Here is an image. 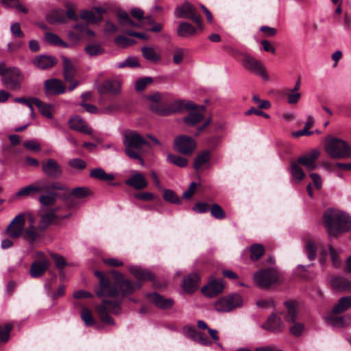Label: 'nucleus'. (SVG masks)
I'll return each mask as SVG.
<instances>
[{
    "mask_svg": "<svg viewBox=\"0 0 351 351\" xmlns=\"http://www.w3.org/2000/svg\"><path fill=\"white\" fill-rule=\"evenodd\" d=\"M112 274L114 278V284L111 285L109 280L104 276L102 272L95 271V275L99 278V286L97 290V295L99 297H115L119 293L123 296L132 294L136 289L141 288V282H132L125 279L123 274L119 271H113Z\"/></svg>",
    "mask_w": 351,
    "mask_h": 351,
    "instance_id": "nucleus-1",
    "label": "nucleus"
},
{
    "mask_svg": "<svg viewBox=\"0 0 351 351\" xmlns=\"http://www.w3.org/2000/svg\"><path fill=\"white\" fill-rule=\"evenodd\" d=\"M123 144L127 156L137 160L141 166H144L145 162L142 157L145 153L143 147H150L147 141L138 132L126 130L123 133Z\"/></svg>",
    "mask_w": 351,
    "mask_h": 351,
    "instance_id": "nucleus-2",
    "label": "nucleus"
},
{
    "mask_svg": "<svg viewBox=\"0 0 351 351\" xmlns=\"http://www.w3.org/2000/svg\"><path fill=\"white\" fill-rule=\"evenodd\" d=\"M324 219L330 238L351 230V218L343 211L327 209L324 213Z\"/></svg>",
    "mask_w": 351,
    "mask_h": 351,
    "instance_id": "nucleus-3",
    "label": "nucleus"
},
{
    "mask_svg": "<svg viewBox=\"0 0 351 351\" xmlns=\"http://www.w3.org/2000/svg\"><path fill=\"white\" fill-rule=\"evenodd\" d=\"M324 149L332 158H348L351 156V147L345 141L333 137L326 136Z\"/></svg>",
    "mask_w": 351,
    "mask_h": 351,
    "instance_id": "nucleus-4",
    "label": "nucleus"
},
{
    "mask_svg": "<svg viewBox=\"0 0 351 351\" xmlns=\"http://www.w3.org/2000/svg\"><path fill=\"white\" fill-rule=\"evenodd\" d=\"M41 180L45 186L43 188L45 194H41L39 196L38 201L43 206H50L55 204L58 196L55 191H69V188L60 182H49L45 179H42Z\"/></svg>",
    "mask_w": 351,
    "mask_h": 351,
    "instance_id": "nucleus-5",
    "label": "nucleus"
},
{
    "mask_svg": "<svg viewBox=\"0 0 351 351\" xmlns=\"http://www.w3.org/2000/svg\"><path fill=\"white\" fill-rule=\"evenodd\" d=\"M95 310L99 317L100 320L106 324L113 326L114 321L109 315V313L118 315L121 313V308L120 302L110 300H103L101 304L95 306Z\"/></svg>",
    "mask_w": 351,
    "mask_h": 351,
    "instance_id": "nucleus-6",
    "label": "nucleus"
},
{
    "mask_svg": "<svg viewBox=\"0 0 351 351\" xmlns=\"http://www.w3.org/2000/svg\"><path fill=\"white\" fill-rule=\"evenodd\" d=\"M243 67L249 72L261 76L265 81L269 80V76L263 63L248 53L243 54L241 60Z\"/></svg>",
    "mask_w": 351,
    "mask_h": 351,
    "instance_id": "nucleus-7",
    "label": "nucleus"
},
{
    "mask_svg": "<svg viewBox=\"0 0 351 351\" xmlns=\"http://www.w3.org/2000/svg\"><path fill=\"white\" fill-rule=\"evenodd\" d=\"M154 112L158 114L166 116L171 114L182 111L183 110H195L196 106L191 101L187 100H176L164 107L153 106Z\"/></svg>",
    "mask_w": 351,
    "mask_h": 351,
    "instance_id": "nucleus-8",
    "label": "nucleus"
},
{
    "mask_svg": "<svg viewBox=\"0 0 351 351\" xmlns=\"http://www.w3.org/2000/svg\"><path fill=\"white\" fill-rule=\"evenodd\" d=\"M280 278L278 271L275 269H260L254 275L255 283L261 288H269Z\"/></svg>",
    "mask_w": 351,
    "mask_h": 351,
    "instance_id": "nucleus-9",
    "label": "nucleus"
},
{
    "mask_svg": "<svg viewBox=\"0 0 351 351\" xmlns=\"http://www.w3.org/2000/svg\"><path fill=\"white\" fill-rule=\"evenodd\" d=\"M285 305L287 312L285 316V319L286 322L293 324V326L289 328V332L293 335L299 337L302 334L304 330V325L295 322L298 315L296 304L294 302H288L285 303Z\"/></svg>",
    "mask_w": 351,
    "mask_h": 351,
    "instance_id": "nucleus-10",
    "label": "nucleus"
},
{
    "mask_svg": "<svg viewBox=\"0 0 351 351\" xmlns=\"http://www.w3.org/2000/svg\"><path fill=\"white\" fill-rule=\"evenodd\" d=\"M242 298L239 294H234L221 298L214 303V308L220 313L230 312L242 305Z\"/></svg>",
    "mask_w": 351,
    "mask_h": 351,
    "instance_id": "nucleus-11",
    "label": "nucleus"
},
{
    "mask_svg": "<svg viewBox=\"0 0 351 351\" xmlns=\"http://www.w3.org/2000/svg\"><path fill=\"white\" fill-rule=\"evenodd\" d=\"M2 84L7 88L17 90H19L23 81V75L19 69L10 67L6 75L1 78Z\"/></svg>",
    "mask_w": 351,
    "mask_h": 351,
    "instance_id": "nucleus-12",
    "label": "nucleus"
},
{
    "mask_svg": "<svg viewBox=\"0 0 351 351\" xmlns=\"http://www.w3.org/2000/svg\"><path fill=\"white\" fill-rule=\"evenodd\" d=\"M341 250L339 248H335L330 245L328 247H322L319 251V261L321 265H324L326 263L328 256L332 263V266L335 268L339 267L341 264Z\"/></svg>",
    "mask_w": 351,
    "mask_h": 351,
    "instance_id": "nucleus-13",
    "label": "nucleus"
},
{
    "mask_svg": "<svg viewBox=\"0 0 351 351\" xmlns=\"http://www.w3.org/2000/svg\"><path fill=\"white\" fill-rule=\"evenodd\" d=\"M25 215L19 214L8 226L5 232L12 239H18L23 235L25 230Z\"/></svg>",
    "mask_w": 351,
    "mask_h": 351,
    "instance_id": "nucleus-14",
    "label": "nucleus"
},
{
    "mask_svg": "<svg viewBox=\"0 0 351 351\" xmlns=\"http://www.w3.org/2000/svg\"><path fill=\"white\" fill-rule=\"evenodd\" d=\"M175 15L178 18L191 19L200 28L202 27L200 16L196 15L195 8L189 2H185L181 6L177 7L175 10Z\"/></svg>",
    "mask_w": 351,
    "mask_h": 351,
    "instance_id": "nucleus-15",
    "label": "nucleus"
},
{
    "mask_svg": "<svg viewBox=\"0 0 351 351\" xmlns=\"http://www.w3.org/2000/svg\"><path fill=\"white\" fill-rule=\"evenodd\" d=\"M175 148L184 154H190L196 147L195 140L188 136L183 135L177 137L174 141Z\"/></svg>",
    "mask_w": 351,
    "mask_h": 351,
    "instance_id": "nucleus-16",
    "label": "nucleus"
},
{
    "mask_svg": "<svg viewBox=\"0 0 351 351\" xmlns=\"http://www.w3.org/2000/svg\"><path fill=\"white\" fill-rule=\"evenodd\" d=\"M42 170L46 176L52 178H58L62 175V169L60 165L52 158L43 162Z\"/></svg>",
    "mask_w": 351,
    "mask_h": 351,
    "instance_id": "nucleus-17",
    "label": "nucleus"
},
{
    "mask_svg": "<svg viewBox=\"0 0 351 351\" xmlns=\"http://www.w3.org/2000/svg\"><path fill=\"white\" fill-rule=\"evenodd\" d=\"M121 84L119 80H106L98 85L97 88L101 95L109 93L117 95L121 93Z\"/></svg>",
    "mask_w": 351,
    "mask_h": 351,
    "instance_id": "nucleus-18",
    "label": "nucleus"
},
{
    "mask_svg": "<svg viewBox=\"0 0 351 351\" xmlns=\"http://www.w3.org/2000/svg\"><path fill=\"white\" fill-rule=\"evenodd\" d=\"M68 123L70 129L83 133L87 135H92L93 134V130L89 126L87 123L79 116L71 117Z\"/></svg>",
    "mask_w": 351,
    "mask_h": 351,
    "instance_id": "nucleus-19",
    "label": "nucleus"
},
{
    "mask_svg": "<svg viewBox=\"0 0 351 351\" xmlns=\"http://www.w3.org/2000/svg\"><path fill=\"white\" fill-rule=\"evenodd\" d=\"M320 155L318 149H312L309 153L303 154L298 158L297 162L303 165L308 170H313L316 167L315 162Z\"/></svg>",
    "mask_w": 351,
    "mask_h": 351,
    "instance_id": "nucleus-20",
    "label": "nucleus"
},
{
    "mask_svg": "<svg viewBox=\"0 0 351 351\" xmlns=\"http://www.w3.org/2000/svg\"><path fill=\"white\" fill-rule=\"evenodd\" d=\"M224 289V284L221 280L213 279L202 288V292L208 297L212 298L221 293Z\"/></svg>",
    "mask_w": 351,
    "mask_h": 351,
    "instance_id": "nucleus-21",
    "label": "nucleus"
},
{
    "mask_svg": "<svg viewBox=\"0 0 351 351\" xmlns=\"http://www.w3.org/2000/svg\"><path fill=\"white\" fill-rule=\"evenodd\" d=\"M44 187L45 186L42 183V180H39L32 184L21 188L17 191L16 196L18 197H26L36 193L45 194L43 191Z\"/></svg>",
    "mask_w": 351,
    "mask_h": 351,
    "instance_id": "nucleus-22",
    "label": "nucleus"
},
{
    "mask_svg": "<svg viewBox=\"0 0 351 351\" xmlns=\"http://www.w3.org/2000/svg\"><path fill=\"white\" fill-rule=\"evenodd\" d=\"M183 330L185 336L202 345L209 346L212 343V341L206 336L197 331L193 326H186Z\"/></svg>",
    "mask_w": 351,
    "mask_h": 351,
    "instance_id": "nucleus-23",
    "label": "nucleus"
},
{
    "mask_svg": "<svg viewBox=\"0 0 351 351\" xmlns=\"http://www.w3.org/2000/svg\"><path fill=\"white\" fill-rule=\"evenodd\" d=\"M45 90L47 95H60L65 92V86L60 80L49 79L45 82Z\"/></svg>",
    "mask_w": 351,
    "mask_h": 351,
    "instance_id": "nucleus-24",
    "label": "nucleus"
},
{
    "mask_svg": "<svg viewBox=\"0 0 351 351\" xmlns=\"http://www.w3.org/2000/svg\"><path fill=\"white\" fill-rule=\"evenodd\" d=\"M147 298L156 307L162 309H170L174 304L172 299L165 298L157 293L148 294Z\"/></svg>",
    "mask_w": 351,
    "mask_h": 351,
    "instance_id": "nucleus-25",
    "label": "nucleus"
},
{
    "mask_svg": "<svg viewBox=\"0 0 351 351\" xmlns=\"http://www.w3.org/2000/svg\"><path fill=\"white\" fill-rule=\"evenodd\" d=\"M56 63V58L51 56L40 55L33 60V64L40 69H48Z\"/></svg>",
    "mask_w": 351,
    "mask_h": 351,
    "instance_id": "nucleus-26",
    "label": "nucleus"
},
{
    "mask_svg": "<svg viewBox=\"0 0 351 351\" xmlns=\"http://www.w3.org/2000/svg\"><path fill=\"white\" fill-rule=\"evenodd\" d=\"M125 184L136 190H141L147 186V182L145 176L141 173H134L125 181Z\"/></svg>",
    "mask_w": 351,
    "mask_h": 351,
    "instance_id": "nucleus-27",
    "label": "nucleus"
},
{
    "mask_svg": "<svg viewBox=\"0 0 351 351\" xmlns=\"http://www.w3.org/2000/svg\"><path fill=\"white\" fill-rule=\"evenodd\" d=\"M262 327L269 331L278 332L283 328V323L281 319L276 315H271Z\"/></svg>",
    "mask_w": 351,
    "mask_h": 351,
    "instance_id": "nucleus-28",
    "label": "nucleus"
},
{
    "mask_svg": "<svg viewBox=\"0 0 351 351\" xmlns=\"http://www.w3.org/2000/svg\"><path fill=\"white\" fill-rule=\"evenodd\" d=\"M199 276L196 274H191L186 276L182 282V288L185 292L193 293L198 287Z\"/></svg>",
    "mask_w": 351,
    "mask_h": 351,
    "instance_id": "nucleus-29",
    "label": "nucleus"
},
{
    "mask_svg": "<svg viewBox=\"0 0 351 351\" xmlns=\"http://www.w3.org/2000/svg\"><path fill=\"white\" fill-rule=\"evenodd\" d=\"M205 110L204 106L200 107V110L193 111L190 112L187 116L184 117V122L190 127L195 126L197 124L200 123L204 119L203 112Z\"/></svg>",
    "mask_w": 351,
    "mask_h": 351,
    "instance_id": "nucleus-30",
    "label": "nucleus"
},
{
    "mask_svg": "<svg viewBox=\"0 0 351 351\" xmlns=\"http://www.w3.org/2000/svg\"><path fill=\"white\" fill-rule=\"evenodd\" d=\"M29 226L24 230L23 237L29 243H34L36 239L39 237V232L38 227L36 228L34 226V221L32 216L29 217Z\"/></svg>",
    "mask_w": 351,
    "mask_h": 351,
    "instance_id": "nucleus-31",
    "label": "nucleus"
},
{
    "mask_svg": "<svg viewBox=\"0 0 351 351\" xmlns=\"http://www.w3.org/2000/svg\"><path fill=\"white\" fill-rule=\"evenodd\" d=\"M49 267V261L46 259L34 262L30 268V274L33 278L41 276Z\"/></svg>",
    "mask_w": 351,
    "mask_h": 351,
    "instance_id": "nucleus-32",
    "label": "nucleus"
},
{
    "mask_svg": "<svg viewBox=\"0 0 351 351\" xmlns=\"http://www.w3.org/2000/svg\"><path fill=\"white\" fill-rule=\"evenodd\" d=\"M128 269L139 280H149L154 278V275L151 271L138 266H130Z\"/></svg>",
    "mask_w": 351,
    "mask_h": 351,
    "instance_id": "nucleus-33",
    "label": "nucleus"
},
{
    "mask_svg": "<svg viewBox=\"0 0 351 351\" xmlns=\"http://www.w3.org/2000/svg\"><path fill=\"white\" fill-rule=\"evenodd\" d=\"M95 10L97 15L92 11L83 10L80 12V16L88 23H95L101 19V14L104 10L101 8H95Z\"/></svg>",
    "mask_w": 351,
    "mask_h": 351,
    "instance_id": "nucleus-34",
    "label": "nucleus"
},
{
    "mask_svg": "<svg viewBox=\"0 0 351 351\" xmlns=\"http://www.w3.org/2000/svg\"><path fill=\"white\" fill-rule=\"evenodd\" d=\"M64 77L66 82H71L76 73V70L71 61L65 56L62 57Z\"/></svg>",
    "mask_w": 351,
    "mask_h": 351,
    "instance_id": "nucleus-35",
    "label": "nucleus"
},
{
    "mask_svg": "<svg viewBox=\"0 0 351 351\" xmlns=\"http://www.w3.org/2000/svg\"><path fill=\"white\" fill-rule=\"evenodd\" d=\"M351 307V296L341 298L332 309V314L341 313Z\"/></svg>",
    "mask_w": 351,
    "mask_h": 351,
    "instance_id": "nucleus-36",
    "label": "nucleus"
},
{
    "mask_svg": "<svg viewBox=\"0 0 351 351\" xmlns=\"http://www.w3.org/2000/svg\"><path fill=\"white\" fill-rule=\"evenodd\" d=\"M90 176L101 181H111L114 179L113 173H107L105 171L100 167L93 169L90 171Z\"/></svg>",
    "mask_w": 351,
    "mask_h": 351,
    "instance_id": "nucleus-37",
    "label": "nucleus"
},
{
    "mask_svg": "<svg viewBox=\"0 0 351 351\" xmlns=\"http://www.w3.org/2000/svg\"><path fill=\"white\" fill-rule=\"evenodd\" d=\"M35 106L38 108L40 113L45 117L51 119L53 118L52 110L53 106L51 104L43 103L38 99H34Z\"/></svg>",
    "mask_w": 351,
    "mask_h": 351,
    "instance_id": "nucleus-38",
    "label": "nucleus"
},
{
    "mask_svg": "<svg viewBox=\"0 0 351 351\" xmlns=\"http://www.w3.org/2000/svg\"><path fill=\"white\" fill-rule=\"evenodd\" d=\"M290 171L293 179L296 183L301 182L305 176L304 171L297 162H292L291 163Z\"/></svg>",
    "mask_w": 351,
    "mask_h": 351,
    "instance_id": "nucleus-39",
    "label": "nucleus"
},
{
    "mask_svg": "<svg viewBox=\"0 0 351 351\" xmlns=\"http://www.w3.org/2000/svg\"><path fill=\"white\" fill-rule=\"evenodd\" d=\"M49 23H64L65 21V12L64 10H54L47 16Z\"/></svg>",
    "mask_w": 351,
    "mask_h": 351,
    "instance_id": "nucleus-40",
    "label": "nucleus"
},
{
    "mask_svg": "<svg viewBox=\"0 0 351 351\" xmlns=\"http://www.w3.org/2000/svg\"><path fill=\"white\" fill-rule=\"evenodd\" d=\"M318 245L315 240L312 239H307L305 242V251L307 254L308 258L310 261H313L317 255Z\"/></svg>",
    "mask_w": 351,
    "mask_h": 351,
    "instance_id": "nucleus-41",
    "label": "nucleus"
},
{
    "mask_svg": "<svg viewBox=\"0 0 351 351\" xmlns=\"http://www.w3.org/2000/svg\"><path fill=\"white\" fill-rule=\"evenodd\" d=\"M195 32V28L191 24L186 22L181 23L177 29L178 35L181 37L191 36L193 35Z\"/></svg>",
    "mask_w": 351,
    "mask_h": 351,
    "instance_id": "nucleus-42",
    "label": "nucleus"
},
{
    "mask_svg": "<svg viewBox=\"0 0 351 351\" xmlns=\"http://www.w3.org/2000/svg\"><path fill=\"white\" fill-rule=\"evenodd\" d=\"M141 51L143 57L152 62H157L160 60V54L156 51L154 47H144Z\"/></svg>",
    "mask_w": 351,
    "mask_h": 351,
    "instance_id": "nucleus-43",
    "label": "nucleus"
},
{
    "mask_svg": "<svg viewBox=\"0 0 351 351\" xmlns=\"http://www.w3.org/2000/svg\"><path fill=\"white\" fill-rule=\"evenodd\" d=\"M45 40L51 45L61 46L62 47H68L69 45L63 41L58 35L52 32H46L45 34Z\"/></svg>",
    "mask_w": 351,
    "mask_h": 351,
    "instance_id": "nucleus-44",
    "label": "nucleus"
},
{
    "mask_svg": "<svg viewBox=\"0 0 351 351\" xmlns=\"http://www.w3.org/2000/svg\"><path fill=\"white\" fill-rule=\"evenodd\" d=\"M56 216L53 211H50L42 216L38 228L40 231L45 230L55 219Z\"/></svg>",
    "mask_w": 351,
    "mask_h": 351,
    "instance_id": "nucleus-45",
    "label": "nucleus"
},
{
    "mask_svg": "<svg viewBox=\"0 0 351 351\" xmlns=\"http://www.w3.org/2000/svg\"><path fill=\"white\" fill-rule=\"evenodd\" d=\"M210 158V152L204 151L199 153L195 159L193 167L196 170L199 169L202 165L207 163Z\"/></svg>",
    "mask_w": 351,
    "mask_h": 351,
    "instance_id": "nucleus-46",
    "label": "nucleus"
},
{
    "mask_svg": "<svg viewBox=\"0 0 351 351\" xmlns=\"http://www.w3.org/2000/svg\"><path fill=\"white\" fill-rule=\"evenodd\" d=\"M345 280L346 278L344 277L333 276L328 280V283L333 289L343 291L345 285Z\"/></svg>",
    "mask_w": 351,
    "mask_h": 351,
    "instance_id": "nucleus-47",
    "label": "nucleus"
},
{
    "mask_svg": "<svg viewBox=\"0 0 351 351\" xmlns=\"http://www.w3.org/2000/svg\"><path fill=\"white\" fill-rule=\"evenodd\" d=\"M328 322L333 326L343 327L350 324L351 319L350 317H330Z\"/></svg>",
    "mask_w": 351,
    "mask_h": 351,
    "instance_id": "nucleus-48",
    "label": "nucleus"
},
{
    "mask_svg": "<svg viewBox=\"0 0 351 351\" xmlns=\"http://www.w3.org/2000/svg\"><path fill=\"white\" fill-rule=\"evenodd\" d=\"M0 1L6 8H16L25 14L28 12V9L23 5L19 0H0Z\"/></svg>",
    "mask_w": 351,
    "mask_h": 351,
    "instance_id": "nucleus-49",
    "label": "nucleus"
},
{
    "mask_svg": "<svg viewBox=\"0 0 351 351\" xmlns=\"http://www.w3.org/2000/svg\"><path fill=\"white\" fill-rule=\"evenodd\" d=\"M250 258L252 261L259 259L264 254V247L261 244H253L250 248Z\"/></svg>",
    "mask_w": 351,
    "mask_h": 351,
    "instance_id": "nucleus-50",
    "label": "nucleus"
},
{
    "mask_svg": "<svg viewBox=\"0 0 351 351\" xmlns=\"http://www.w3.org/2000/svg\"><path fill=\"white\" fill-rule=\"evenodd\" d=\"M167 159L169 162L179 167H184L188 164L187 160L185 158L180 156L170 154L167 156Z\"/></svg>",
    "mask_w": 351,
    "mask_h": 351,
    "instance_id": "nucleus-51",
    "label": "nucleus"
},
{
    "mask_svg": "<svg viewBox=\"0 0 351 351\" xmlns=\"http://www.w3.org/2000/svg\"><path fill=\"white\" fill-rule=\"evenodd\" d=\"M163 198L165 201L171 202L175 204H180L181 199L176 194V193L170 189H164L163 191Z\"/></svg>",
    "mask_w": 351,
    "mask_h": 351,
    "instance_id": "nucleus-52",
    "label": "nucleus"
},
{
    "mask_svg": "<svg viewBox=\"0 0 351 351\" xmlns=\"http://www.w3.org/2000/svg\"><path fill=\"white\" fill-rule=\"evenodd\" d=\"M81 318L86 326H90L95 324V320L93 317L91 311L88 308H82L81 312Z\"/></svg>",
    "mask_w": 351,
    "mask_h": 351,
    "instance_id": "nucleus-53",
    "label": "nucleus"
},
{
    "mask_svg": "<svg viewBox=\"0 0 351 351\" xmlns=\"http://www.w3.org/2000/svg\"><path fill=\"white\" fill-rule=\"evenodd\" d=\"M85 51L90 56H95L103 53L104 52V49L101 45L98 44H94L87 45L85 47Z\"/></svg>",
    "mask_w": 351,
    "mask_h": 351,
    "instance_id": "nucleus-54",
    "label": "nucleus"
},
{
    "mask_svg": "<svg viewBox=\"0 0 351 351\" xmlns=\"http://www.w3.org/2000/svg\"><path fill=\"white\" fill-rule=\"evenodd\" d=\"M147 98L151 102L150 108L153 112H154V110L152 108L153 106L164 107V106L160 104V102L162 101V95L159 93H155L151 95L147 96Z\"/></svg>",
    "mask_w": 351,
    "mask_h": 351,
    "instance_id": "nucleus-55",
    "label": "nucleus"
},
{
    "mask_svg": "<svg viewBox=\"0 0 351 351\" xmlns=\"http://www.w3.org/2000/svg\"><path fill=\"white\" fill-rule=\"evenodd\" d=\"M71 194L77 198H84L91 194V191L87 187H77L72 190Z\"/></svg>",
    "mask_w": 351,
    "mask_h": 351,
    "instance_id": "nucleus-56",
    "label": "nucleus"
},
{
    "mask_svg": "<svg viewBox=\"0 0 351 351\" xmlns=\"http://www.w3.org/2000/svg\"><path fill=\"white\" fill-rule=\"evenodd\" d=\"M152 82L153 79L151 77H145L139 79L135 83V89L138 92L142 91L148 84L152 83Z\"/></svg>",
    "mask_w": 351,
    "mask_h": 351,
    "instance_id": "nucleus-57",
    "label": "nucleus"
},
{
    "mask_svg": "<svg viewBox=\"0 0 351 351\" xmlns=\"http://www.w3.org/2000/svg\"><path fill=\"white\" fill-rule=\"evenodd\" d=\"M210 213L213 217L218 219H222L226 217V214L222 208L217 204L212 205L210 208Z\"/></svg>",
    "mask_w": 351,
    "mask_h": 351,
    "instance_id": "nucleus-58",
    "label": "nucleus"
},
{
    "mask_svg": "<svg viewBox=\"0 0 351 351\" xmlns=\"http://www.w3.org/2000/svg\"><path fill=\"white\" fill-rule=\"evenodd\" d=\"M285 95L289 104H296L301 97V94L299 92H293V90H287Z\"/></svg>",
    "mask_w": 351,
    "mask_h": 351,
    "instance_id": "nucleus-59",
    "label": "nucleus"
},
{
    "mask_svg": "<svg viewBox=\"0 0 351 351\" xmlns=\"http://www.w3.org/2000/svg\"><path fill=\"white\" fill-rule=\"evenodd\" d=\"M51 257L54 261L56 267L60 270L62 271L66 265H69L65 258L57 254H51Z\"/></svg>",
    "mask_w": 351,
    "mask_h": 351,
    "instance_id": "nucleus-60",
    "label": "nucleus"
},
{
    "mask_svg": "<svg viewBox=\"0 0 351 351\" xmlns=\"http://www.w3.org/2000/svg\"><path fill=\"white\" fill-rule=\"evenodd\" d=\"M186 50L183 48H176L173 50V61L174 64H179L182 62Z\"/></svg>",
    "mask_w": 351,
    "mask_h": 351,
    "instance_id": "nucleus-61",
    "label": "nucleus"
},
{
    "mask_svg": "<svg viewBox=\"0 0 351 351\" xmlns=\"http://www.w3.org/2000/svg\"><path fill=\"white\" fill-rule=\"evenodd\" d=\"M12 328V326L10 324H6L4 328L0 326V343L9 339V334Z\"/></svg>",
    "mask_w": 351,
    "mask_h": 351,
    "instance_id": "nucleus-62",
    "label": "nucleus"
},
{
    "mask_svg": "<svg viewBox=\"0 0 351 351\" xmlns=\"http://www.w3.org/2000/svg\"><path fill=\"white\" fill-rule=\"evenodd\" d=\"M68 164L72 168L77 169H80V170L85 169L86 167V162L84 160H83L82 159L77 158L70 160L68 162Z\"/></svg>",
    "mask_w": 351,
    "mask_h": 351,
    "instance_id": "nucleus-63",
    "label": "nucleus"
},
{
    "mask_svg": "<svg viewBox=\"0 0 351 351\" xmlns=\"http://www.w3.org/2000/svg\"><path fill=\"white\" fill-rule=\"evenodd\" d=\"M114 42L117 45L121 47H125L130 46L134 43L133 40H130V38H128L124 36H117L115 38Z\"/></svg>",
    "mask_w": 351,
    "mask_h": 351,
    "instance_id": "nucleus-64",
    "label": "nucleus"
}]
</instances>
